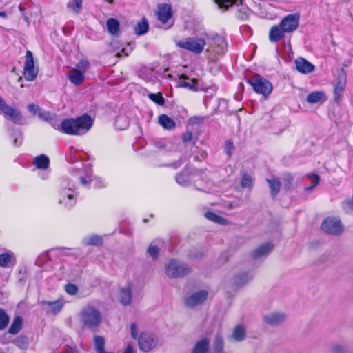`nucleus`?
<instances>
[{"label": "nucleus", "mask_w": 353, "mask_h": 353, "mask_svg": "<svg viewBox=\"0 0 353 353\" xmlns=\"http://www.w3.org/2000/svg\"><path fill=\"white\" fill-rule=\"evenodd\" d=\"M123 119L122 117H118L117 119H116V123H118L120 121H121Z\"/></svg>", "instance_id": "obj_64"}, {"label": "nucleus", "mask_w": 353, "mask_h": 353, "mask_svg": "<svg viewBox=\"0 0 353 353\" xmlns=\"http://www.w3.org/2000/svg\"><path fill=\"white\" fill-rule=\"evenodd\" d=\"M77 192L74 183L70 178L64 179L61 184L59 194V203L65 208H70L76 204Z\"/></svg>", "instance_id": "obj_3"}, {"label": "nucleus", "mask_w": 353, "mask_h": 353, "mask_svg": "<svg viewBox=\"0 0 353 353\" xmlns=\"http://www.w3.org/2000/svg\"><path fill=\"white\" fill-rule=\"evenodd\" d=\"M345 86V78H339L338 81L334 85V94L339 95L341 92L344 90Z\"/></svg>", "instance_id": "obj_42"}, {"label": "nucleus", "mask_w": 353, "mask_h": 353, "mask_svg": "<svg viewBox=\"0 0 353 353\" xmlns=\"http://www.w3.org/2000/svg\"><path fill=\"white\" fill-rule=\"evenodd\" d=\"M68 8L76 13H79L81 10L82 0H72L68 3Z\"/></svg>", "instance_id": "obj_40"}, {"label": "nucleus", "mask_w": 353, "mask_h": 353, "mask_svg": "<svg viewBox=\"0 0 353 353\" xmlns=\"http://www.w3.org/2000/svg\"><path fill=\"white\" fill-rule=\"evenodd\" d=\"M19 342H21V344L23 345H26L28 343L27 339L21 336L19 337L18 339L17 340V343H19Z\"/></svg>", "instance_id": "obj_61"}, {"label": "nucleus", "mask_w": 353, "mask_h": 353, "mask_svg": "<svg viewBox=\"0 0 353 353\" xmlns=\"http://www.w3.org/2000/svg\"><path fill=\"white\" fill-rule=\"evenodd\" d=\"M10 106H9L6 101L0 96V110L4 113Z\"/></svg>", "instance_id": "obj_56"}, {"label": "nucleus", "mask_w": 353, "mask_h": 353, "mask_svg": "<svg viewBox=\"0 0 353 353\" xmlns=\"http://www.w3.org/2000/svg\"><path fill=\"white\" fill-rule=\"evenodd\" d=\"M149 98L158 105H163L165 103L164 98L161 93L159 92L157 94L151 93L149 95Z\"/></svg>", "instance_id": "obj_45"}, {"label": "nucleus", "mask_w": 353, "mask_h": 353, "mask_svg": "<svg viewBox=\"0 0 353 353\" xmlns=\"http://www.w3.org/2000/svg\"><path fill=\"white\" fill-rule=\"evenodd\" d=\"M130 334H131L132 338H133L134 339H138L139 330H138L136 323H134L131 324Z\"/></svg>", "instance_id": "obj_54"}, {"label": "nucleus", "mask_w": 353, "mask_h": 353, "mask_svg": "<svg viewBox=\"0 0 353 353\" xmlns=\"http://www.w3.org/2000/svg\"><path fill=\"white\" fill-rule=\"evenodd\" d=\"M3 114L14 123L22 124L23 117L21 112L16 108L10 106Z\"/></svg>", "instance_id": "obj_21"}, {"label": "nucleus", "mask_w": 353, "mask_h": 353, "mask_svg": "<svg viewBox=\"0 0 353 353\" xmlns=\"http://www.w3.org/2000/svg\"><path fill=\"white\" fill-rule=\"evenodd\" d=\"M213 40H214V44H216L218 46H220L222 49H223L226 45V42H225L224 37L222 36H220L219 34H216L213 37Z\"/></svg>", "instance_id": "obj_50"}, {"label": "nucleus", "mask_w": 353, "mask_h": 353, "mask_svg": "<svg viewBox=\"0 0 353 353\" xmlns=\"http://www.w3.org/2000/svg\"><path fill=\"white\" fill-rule=\"evenodd\" d=\"M49 158L44 154L36 157L34 159V164L39 169H47L49 166Z\"/></svg>", "instance_id": "obj_30"}, {"label": "nucleus", "mask_w": 353, "mask_h": 353, "mask_svg": "<svg viewBox=\"0 0 353 353\" xmlns=\"http://www.w3.org/2000/svg\"><path fill=\"white\" fill-rule=\"evenodd\" d=\"M0 17H6V12H0Z\"/></svg>", "instance_id": "obj_63"}, {"label": "nucleus", "mask_w": 353, "mask_h": 353, "mask_svg": "<svg viewBox=\"0 0 353 353\" xmlns=\"http://www.w3.org/2000/svg\"><path fill=\"white\" fill-rule=\"evenodd\" d=\"M307 101L310 104L316 103L321 101H325V94L323 91H314L310 93L307 97Z\"/></svg>", "instance_id": "obj_27"}, {"label": "nucleus", "mask_w": 353, "mask_h": 353, "mask_svg": "<svg viewBox=\"0 0 353 353\" xmlns=\"http://www.w3.org/2000/svg\"><path fill=\"white\" fill-rule=\"evenodd\" d=\"M254 178L251 174L243 173L242 174V179L241 185L243 188L251 189L253 187Z\"/></svg>", "instance_id": "obj_34"}, {"label": "nucleus", "mask_w": 353, "mask_h": 353, "mask_svg": "<svg viewBox=\"0 0 353 353\" xmlns=\"http://www.w3.org/2000/svg\"><path fill=\"white\" fill-rule=\"evenodd\" d=\"M69 150H70V157L68 161L70 163H74V162L77 161H78V157H77L75 156V153L77 152V150L73 146H70Z\"/></svg>", "instance_id": "obj_53"}, {"label": "nucleus", "mask_w": 353, "mask_h": 353, "mask_svg": "<svg viewBox=\"0 0 353 353\" xmlns=\"http://www.w3.org/2000/svg\"><path fill=\"white\" fill-rule=\"evenodd\" d=\"M38 74V70L34 67L32 53L27 50L26 54V61L23 67V76L26 81H34Z\"/></svg>", "instance_id": "obj_8"}, {"label": "nucleus", "mask_w": 353, "mask_h": 353, "mask_svg": "<svg viewBox=\"0 0 353 353\" xmlns=\"http://www.w3.org/2000/svg\"><path fill=\"white\" fill-rule=\"evenodd\" d=\"M273 248V245L270 243H264L259 246L252 252V256L254 259H259L268 254Z\"/></svg>", "instance_id": "obj_22"}, {"label": "nucleus", "mask_w": 353, "mask_h": 353, "mask_svg": "<svg viewBox=\"0 0 353 353\" xmlns=\"http://www.w3.org/2000/svg\"><path fill=\"white\" fill-rule=\"evenodd\" d=\"M286 32L278 24L273 26L269 32V40L272 43H276L285 37Z\"/></svg>", "instance_id": "obj_17"}, {"label": "nucleus", "mask_w": 353, "mask_h": 353, "mask_svg": "<svg viewBox=\"0 0 353 353\" xmlns=\"http://www.w3.org/2000/svg\"><path fill=\"white\" fill-rule=\"evenodd\" d=\"M84 75L83 72L79 71L78 69H72L68 74V79L74 85H81L84 79Z\"/></svg>", "instance_id": "obj_23"}, {"label": "nucleus", "mask_w": 353, "mask_h": 353, "mask_svg": "<svg viewBox=\"0 0 353 353\" xmlns=\"http://www.w3.org/2000/svg\"><path fill=\"white\" fill-rule=\"evenodd\" d=\"M209 339L203 337L195 343L194 347L192 350V353H209Z\"/></svg>", "instance_id": "obj_20"}, {"label": "nucleus", "mask_w": 353, "mask_h": 353, "mask_svg": "<svg viewBox=\"0 0 353 353\" xmlns=\"http://www.w3.org/2000/svg\"><path fill=\"white\" fill-rule=\"evenodd\" d=\"M233 148V144L232 142L230 141H228L226 142V144H225V151H226V153L228 154V155H230L231 154V150Z\"/></svg>", "instance_id": "obj_59"}, {"label": "nucleus", "mask_w": 353, "mask_h": 353, "mask_svg": "<svg viewBox=\"0 0 353 353\" xmlns=\"http://www.w3.org/2000/svg\"><path fill=\"white\" fill-rule=\"evenodd\" d=\"M253 276V274L250 272L240 273L235 276L234 283L239 287L243 286L251 281Z\"/></svg>", "instance_id": "obj_24"}, {"label": "nucleus", "mask_w": 353, "mask_h": 353, "mask_svg": "<svg viewBox=\"0 0 353 353\" xmlns=\"http://www.w3.org/2000/svg\"><path fill=\"white\" fill-rule=\"evenodd\" d=\"M97 353H112V352H105V351L104 350V349H103V350H101L98 351Z\"/></svg>", "instance_id": "obj_62"}, {"label": "nucleus", "mask_w": 353, "mask_h": 353, "mask_svg": "<svg viewBox=\"0 0 353 353\" xmlns=\"http://www.w3.org/2000/svg\"><path fill=\"white\" fill-rule=\"evenodd\" d=\"M90 68V63L86 59H81L74 69H78L79 71L85 74V71Z\"/></svg>", "instance_id": "obj_44"}, {"label": "nucleus", "mask_w": 353, "mask_h": 353, "mask_svg": "<svg viewBox=\"0 0 353 353\" xmlns=\"http://www.w3.org/2000/svg\"><path fill=\"white\" fill-rule=\"evenodd\" d=\"M14 255L11 252H4L0 254V267H8Z\"/></svg>", "instance_id": "obj_38"}, {"label": "nucleus", "mask_w": 353, "mask_h": 353, "mask_svg": "<svg viewBox=\"0 0 353 353\" xmlns=\"http://www.w3.org/2000/svg\"><path fill=\"white\" fill-rule=\"evenodd\" d=\"M208 296V291L199 290L188 296L185 299V306L190 308L195 307L203 304Z\"/></svg>", "instance_id": "obj_11"}, {"label": "nucleus", "mask_w": 353, "mask_h": 353, "mask_svg": "<svg viewBox=\"0 0 353 353\" xmlns=\"http://www.w3.org/2000/svg\"><path fill=\"white\" fill-rule=\"evenodd\" d=\"M105 340L102 336H95L94 337V346L96 352L104 349Z\"/></svg>", "instance_id": "obj_41"}, {"label": "nucleus", "mask_w": 353, "mask_h": 353, "mask_svg": "<svg viewBox=\"0 0 353 353\" xmlns=\"http://www.w3.org/2000/svg\"><path fill=\"white\" fill-rule=\"evenodd\" d=\"M198 83V79L196 78H190L186 74H181L177 82V87L185 88L190 90H196V85Z\"/></svg>", "instance_id": "obj_14"}, {"label": "nucleus", "mask_w": 353, "mask_h": 353, "mask_svg": "<svg viewBox=\"0 0 353 353\" xmlns=\"http://www.w3.org/2000/svg\"><path fill=\"white\" fill-rule=\"evenodd\" d=\"M106 26L108 32L110 34L116 35L119 30V22L114 18L108 19L106 21Z\"/></svg>", "instance_id": "obj_31"}, {"label": "nucleus", "mask_w": 353, "mask_h": 353, "mask_svg": "<svg viewBox=\"0 0 353 353\" xmlns=\"http://www.w3.org/2000/svg\"><path fill=\"white\" fill-rule=\"evenodd\" d=\"M119 299L120 303L123 305L130 304L132 301V285L130 283L121 289Z\"/></svg>", "instance_id": "obj_18"}, {"label": "nucleus", "mask_w": 353, "mask_h": 353, "mask_svg": "<svg viewBox=\"0 0 353 353\" xmlns=\"http://www.w3.org/2000/svg\"><path fill=\"white\" fill-rule=\"evenodd\" d=\"M22 322H23L22 318L20 316H17L14 319L11 325L10 326V327L8 329V332L12 334H17L21 329Z\"/></svg>", "instance_id": "obj_35"}, {"label": "nucleus", "mask_w": 353, "mask_h": 353, "mask_svg": "<svg viewBox=\"0 0 353 353\" xmlns=\"http://www.w3.org/2000/svg\"><path fill=\"white\" fill-rule=\"evenodd\" d=\"M284 181L286 182L285 187L287 189H290L292 181V177L290 175H287L284 178Z\"/></svg>", "instance_id": "obj_58"}, {"label": "nucleus", "mask_w": 353, "mask_h": 353, "mask_svg": "<svg viewBox=\"0 0 353 353\" xmlns=\"http://www.w3.org/2000/svg\"><path fill=\"white\" fill-rule=\"evenodd\" d=\"M192 139V133L191 132H186L182 136V139L184 142L190 141Z\"/></svg>", "instance_id": "obj_57"}, {"label": "nucleus", "mask_w": 353, "mask_h": 353, "mask_svg": "<svg viewBox=\"0 0 353 353\" xmlns=\"http://www.w3.org/2000/svg\"><path fill=\"white\" fill-rule=\"evenodd\" d=\"M309 177L312 178V184L310 186L305 188V191L309 192L311 191L314 187H316L320 181V177L317 174H312L311 175H308Z\"/></svg>", "instance_id": "obj_46"}, {"label": "nucleus", "mask_w": 353, "mask_h": 353, "mask_svg": "<svg viewBox=\"0 0 353 353\" xmlns=\"http://www.w3.org/2000/svg\"><path fill=\"white\" fill-rule=\"evenodd\" d=\"M159 124L165 130H172L176 127L175 121L166 114H161L159 117Z\"/></svg>", "instance_id": "obj_25"}, {"label": "nucleus", "mask_w": 353, "mask_h": 353, "mask_svg": "<svg viewBox=\"0 0 353 353\" xmlns=\"http://www.w3.org/2000/svg\"><path fill=\"white\" fill-rule=\"evenodd\" d=\"M79 319L82 325L92 331H96L102 322L101 312L94 306L87 305L81 309Z\"/></svg>", "instance_id": "obj_2"}, {"label": "nucleus", "mask_w": 353, "mask_h": 353, "mask_svg": "<svg viewBox=\"0 0 353 353\" xmlns=\"http://www.w3.org/2000/svg\"><path fill=\"white\" fill-rule=\"evenodd\" d=\"M343 208L346 212H351L353 211V201L347 200L343 203Z\"/></svg>", "instance_id": "obj_52"}, {"label": "nucleus", "mask_w": 353, "mask_h": 353, "mask_svg": "<svg viewBox=\"0 0 353 353\" xmlns=\"http://www.w3.org/2000/svg\"><path fill=\"white\" fill-rule=\"evenodd\" d=\"M194 174H190L188 170H185L176 176V181L179 185L185 186L190 181L194 180Z\"/></svg>", "instance_id": "obj_26"}, {"label": "nucleus", "mask_w": 353, "mask_h": 353, "mask_svg": "<svg viewBox=\"0 0 353 353\" xmlns=\"http://www.w3.org/2000/svg\"><path fill=\"white\" fill-rule=\"evenodd\" d=\"M22 143V136L21 132H18L14 134V145L15 146H19Z\"/></svg>", "instance_id": "obj_55"}, {"label": "nucleus", "mask_w": 353, "mask_h": 353, "mask_svg": "<svg viewBox=\"0 0 353 353\" xmlns=\"http://www.w3.org/2000/svg\"><path fill=\"white\" fill-rule=\"evenodd\" d=\"M205 216L208 220L216 223H219L221 225H226L228 223V221L225 218L219 216L210 211L206 212L205 214Z\"/></svg>", "instance_id": "obj_33"}, {"label": "nucleus", "mask_w": 353, "mask_h": 353, "mask_svg": "<svg viewBox=\"0 0 353 353\" xmlns=\"http://www.w3.org/2000/svg\"><path fill=\"white\" fill-rule=\"evenodd\" d=\"M299 23V14H290L285 16L279 23L286 33H291L295 31Z\"/></svg>", "instance_id": "obj_12"}, {"label": "nucleus", "mask_w": 353, "mask_h": 353, "mask_svg": "<svg viewBox=\"0 0 353 353\" xmlns=\"http://www.w3.org/2000/svg\"><path fill=\"white\" fill-rule=\"evenodd\" d=\"M247 82L253 88L254 90L263 94L264 97L268 96L272 90V85L269 81L260 75H254L247 79Z\"/></svg>", "instance_id": "obj_5"}, {"label": "nucleus", "mask_w": 353, "mask_h": 353, "mask_svg": "<svg viewBox=\"0 0 353 353\" xmlns=\"http://www.w3.org/2000/svg\"><path fill=\"white\" fill-rule=\"evenodd\" d=\"M157 345V339L150 332H142L138 338V345L142 352H148L154 349Z\"/></svg>", "instance_id": "obj_10"}, {"label": "nucleus", "mask_w": 353, "mask_h": 353, "mask_svg": "<svg viewBox=\"0 0 353 353\" xmlns=\"http://www.w3.org/2000/svg\"><path fill=\"white\" fill-rule=\"evenodd\" d=\"M65 290L69 295L74 296L77 294L78 288L74 284L69 283L65 286Z\"/></svg>", "instance_id": "obj_49"}, {"label": "nucleus", "mask_w": 353, "mask_h": 353, "mask_svg": "<svg viewBox=\"0 0 353 353\" xmlns=\"http://www.w3.org/2000/svg\"><path fill=\"white\" fill-rule=\"evenodd\" d=\"M65 301L63 299H59L54 301H43L42 304L48 307V311L53 314L59 313L63 308Z\"/></svg>", "instance_id": "obj_19"}, {"label": "nucleus", "mask_w": 353, "mask_h": 353, "mask_svg": "<svg viewBox=\"0 0 353 353\" xmlns=\"http://www.w3.org/2000/svg\"><path fill=\"white\" fill-rule=\"evenodd\" d=\"M321 229L325 232L332 235H339L343 230L340 220L334 217L325 219L321 224Z\"/></svg>", "instance_id": "obj_9"}, {"label": "nucleus", "mask_w": 353, "mask_h": 353, "mask_svg": "<svg viewBox=\"0 0 353 353\" xmlns=\"http://www.w3.org/2000/svg\"><path fill=\"white\" fill-rule=\"evenodd\" d=\"M286 319V315L283 313H271L263 316L264 321L271 325L277 326L283 323Z\"/></svg>", "instance_id": "obj_15"}, {"label": "nucleus", "mask_w": 353, "mask_h": 353, "mask_svg": "<svg viewBox=\"0 0 353 353\" xmlns=\"http://www.w3.org/2000/svg\"><path fill=\"white\" fill-rule=\"evenodd\" d=\"M176 44L181 48L195 54H199L203 51L205 41L203 39L187 38L183 40L176 41Z\"/></svg>", "instance_id": "obj_7"}, {"label": "nucleus", "mask_w": 353, "mask_h": 353, "mask_svg": "<svg viewBox=\"0 0 353 353\" xmlns=\"http://www.w3.org/2000/svg\"><path fill=\"white\" fill-rule=\"evenodd\" d=\"M93 120L88 114H83L77 119H65L60 123H53V128L64 134L70 135H83L92 126Z\"/></svg>", "instance_id": "obj_1"}, {"label": "nucleus", "mask_w": 353, "mask_h": 353, "mask_svg": "<svg viewBox=\"0 0 353 353\" xmlns=\"http://www.w3.org/2000/svg\"><path fill=\"white\" fill-rule=\"evenodd\" d=\"M156 15L162 28L168 29L173 26L174 21L172 19V7L170 5H159Z\"/></svg>", "instance_id": "obj_6"}, {"label": "nucleus", "mask_w": 353, "mask_h": 353, "mask_svg": "<svg viewBox=\"0 0 353 353\" xmlns=\"http://www.w3.org/2000/svg\"><path fill=\"white\" fill-rule=\"evenodd\" d=\"M266 181L269 184L272 196L275 197L279 193L281 188V183L279 179L276 177H272L271 179H267Z\"/></svg>", "instance_id": "obj_28"}, {"label": "nucleus", "mask_w": 353, "mask_h": 353, "mask_svg": "<svg viewBox=\"0 0 353 353\" xmlns=\"http://www.w3.org/2000/svg\"><path fill=\"white\" fill-rule=\"evenodd\" d=\"M148 23L145 18H143L134 27V33L137 35L145 34L148 30Z\"/></svg>", "instance_id": "obj_32"}, {"label": "nucleus", "mask_w": 353, "mask_h": 353, "mask_svg": "<svg viewBox=\"0 0 353 353\" xmlns=\"http://www.w3.org/2000/svg\"><path fill=\"white\" fill-rule=\"evenodd\" d=\"M102 243V238L98 235H92L83 239V243L85 245H101Z\"/></svg>", "instance_id": "obj_36"}, {"label": "nucleus", "mask_w": 353, "mask_h": 353, "mask_svg": "<svg viewBox=\"0 0 353 353\" xmlns=\"http://www.w3.org/2000/svg\"><path fill=\"white\" fill-rule=\"evenodd\" d=\"M147 252L152 259H156L158 258L159 249L156 245L150 244Z\"/></svg>", "instance_id": "obj_47"}, {"label": "nucleus", "mask_w": 353, "mask_h": 353, "mask_svg": "<svg viewBox=\"0 0 353 353\" xmlns=\"http://www.w3.org/2000/svg\"><path fill=\"white\" fill-rule=\"evenodd\" d=\"M219 8L227 10L233 4L237 3V0H215Z\"/></svg>", "instance_id": "obj_43"}, {"label": "nucleus", "mask_w": 353, "mask_h": 353, "mask_svg": "<svg viewBox=\"0 0 353 353\" xmlns=\"http://www.w3.org/2000/svg\"><path fill=\"white\" fill-rule=\"evenodd\" d=\"M27 108L30 112H31L34 115H39L41 112L40 108L37 104H28Z\"/></svg>", "instance_id": "obj_51"}, {"label": "nucleus", "mask_w": 353, "mask_h": 353, "mask_svg": "<svg viewBox=\"0 0 353 353\" xmlns=\"http://www.w3.org/2000/svg\"><path fill=\"white\" fill-rule=\"evenodd\" d=\"M123 353H136L133 347L131 345H128L125 351Z\"/></svg>", "instance_id": "obj_60"}, {"label": "nucleus", "mask_w": 353, "mask_h": 353, "mask_svg": "<svg viewBox=\"0 0 353 353\" xmlns=\"http://www.w3.org/2000/svg\"><path fill=\"white\" fill-rule=\"evenodd\" d=\"M10 319L3 309L0 308V330L5 329L8 325Z\"/></svg>", "instance_id": "obj_39"}, {"label": "nucleus", "mask_w": 353, "mask_h": 353, "mask_svg": "<svg viewBox=\"0 0 353 353\" xmlns=\"http://www.w3.org/2000/svg\"><path fill=\"white\" fill-rule=\"evenodd\" d=\"M70 179L71 180L72 183H73V181L74 180H79L81 185L84 187H87L90 183V182L94 179L99 182V184L98 185L99 188L105 186L104 181L99 178L92 177V172L91 169L88 170L84 175H73V178Z\"/></svg>", "instance_id": "obj_13"}, {"label": "nucleus", "mask_w": 353, "mask_h": 353, "mask_svg": "<svg viewBox=\"0 0 353 353\" xmlns=\"http://www.w3.org/2000/svg\"><path fill=\"white\" fill-rule=\"evenodd\" d=\"M330 351L331 353H345V348L341 344L334 343L330 346Z\"/></svg>", "instance_id": "obj_48"}, {"label": "nucleus", "mask_w": 353, "mask_h": 353, "mask_svg": "<svg viewBox=\"0 0 353 353\" xmlns=\"http://www.w3.org/2000/svg\"><path fill=\"white\" fill-rule=\"evenodd\" d=\"M38 117L41 119L49 122L52 126H53V123H58L57 116L54 114L49 112L41 111L39 112V114L38 115Z\"/></svg>", "instance_id": "obj_37"}, {"label": "nucleus", "mask_w": 353, "mask_h": 353, "mask_svg": "<svg viewBox=\"0 0 353 353\" xmlns=\"http://www.w3.org/2000/svg\"><path fill=\"white\" fill-rule=\"evenodd\" d=\"M165 272L170 278L183 277L191 272V268L185 263L172 259L165 265Z\"/></svg>", "instance_id": "obj_4"}, {"label": "nucleus", "mask_w": 353, "mask_h": 353, "mask_svg": "<svg viewBox=\"0 0 353 353\" xmlns=\"http://www.w3.org/2000/svg\"><path fill=\"white\" fill-rule=\"evenodd\" d=\"M296 70L302 74H309L314 70V65L305 59L299 57L295 61Z\"/></svg>", "instance_id": "obj_16"}, {"label": "nucleus", "mask_w": 353, "mask_h": 353, "mask_svg": "<svg viewBox=\"0 0 353 353\" xmlns=\"http://www.w3.org/2000/svg\"><path fill=\"white\" fill-rule=\"evenodd\" d=\"M245 328L243 325H239L234 327L232 335V338L234 341L240 342L245 339Z\"/></svg>", "instance_id": "obj_29"}]
</instances>
